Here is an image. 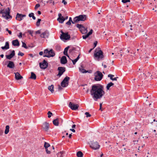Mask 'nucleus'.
I'll return each mask as SVG.
<instances>
[{"mask_svg": "<svg viewBox=\"0 0 157 157\" xmlns=\"http://www.w3.org/2000/svg\"><path fill=\"white\" fill-rule=\"evenodd\" d=\"M42 128L45 131H48L49 128V124L48 123L45 122L42 125Z\"/></svg>", "mask_w": 157, "mask_h": 157, "instance_id": "obj_16", "label": "nucleus"}, {"mask_svg": "<svg viewBox=\"0 0 157 157\" xmlns=\"http://www.w3.org/2000/svg\"><path fill=\"white\" fill-rule=\"evenodd\" d=\"M79 70L82 73H86L88 72L87 71L83 69L82 67H79Z\"/></svg>", "mask_w": 157, "mask_h": 157, "instance_id": "obj_34", "label": "nucleus"}, {"mask_svg": "<svg viewBox=\"0 0 157 157\" xmlns=\"http://www.w3.org/2000/svg\"><path fill=\"white\" fill-rule=\"evenodd\" d=\"M55 53L52 49L48 50V49H46L44 50L43 57L48 58L53 57L55 56Z\"/></svg>", "mask_w": 157, "mask_h": 157, "instance_id": "obj_3", "label": "nucleus"}, {"mask_svg": "<svg viewBox=\"0 0 157 157\" xmlns=\"http://www.w3.org/2000/svg\"><path fill=\"white\" fill-rule=\"evenodd\" d=\"M76 126V125L75 124H73L72 126V128H75Z\"/></svg>", "mask_w": 157, "mask_h": 157, "instance_id": "obj_64", "label": "nucleus"}, {"mask_svg": "<svg viewBox=\"0 0 157 157\" xmlns=\"http://www.w3.org/2000/svg\"><path fill=\"white\" fill-rule=\"evenodd\" d=\"M69 47V46H68L65 48L63 53L64 55L70 58L69 56L67 54V51Z\"/></svg>", "mask_w": 157, "mask_h": 157, "instance_id": "obj_25", "label": "nucleus"}, {"mask_svg": "<svg viewBox=\"0 0 157 157\" xmlns=\"http://www.w3.org/2000/svg\"><path fill=\"white\" fill-rule=\"evenodd\" d=\"M34 15V13H31L30 14H29V17H32Z\"/></svg>", "mask_w": 157, "mask_h": 157, "instance_id": "obj_47", "label": "nucleus"}, {"mask_svg": "<svg viewBox=\"0 0 157 157\" xmlns=\"http://www.w3.org/2000/svg\"><path fill=\"white\" fill-rule=\"evenodd\" d=\"M80 54L77 57V58L74 59V60H71V61H72V62H73V64L74 65H75L77 61L79 59L80 57L79 56Z\"/></svg>", "mask_w": 157, "mask_h": 157, "instance_id": "obj_28", "label": "nucleus"}, {"mask_svg": "<svg viewBox=\"0 0 157 157\" xmlns=\"http://www.w3.org/2000/svg\"><path fill=\"white\" fill-rule=\"evenodd\" d=\"M9 126L6 125V129L5 131V133L6 134H7L9 131Z\"/></svg>", "mask_w": 157, "mask_h": 157, "instance_id": "obj_29", "label": "nucleus"}, {"mask_svg": "<svg viewBox=\"0 0 157 157\" xmlns=\"http://www.w3.org/2000/svg\"><path fill=\"white\" fill-rule=\"evenodd\" d=\"M40 6V5L39 4H36L35 7V10L37 9L38 8H39Z\"/></svg>", "mask_w": 157, "mask_h": 157, "instance_id": "obj_43", "label": "nucleus"}, {"mask_svg": "<svg viewBox=\"0 0 157 157\" xmlns=\"http://www.w3.org/2000/svg\"><path fill=\"white\" fill-rule=\"evenodd\" d=\"M8 64L7 67L11 69H13L15 67V64L13 62L11 61H8L7 62Z\"/></svg>", "mask_w": 157, "mask_h": 157, "instance_id": "obj_17", "label": "nucleus"}, {"mask_svg": "<svg viewBox=\"0 0 157 157\" xmlns=\"http://www.w3.org/2000/svg\"><path fill=\"white\" fill-rule=\"evenodd\" d=\"M62 34L60 36V38L62 40H67L69 39L70 38V35L68 34V33H65L61 31Z\"/></svg>", "mask_w": 157, "mask_h": 157, "instance_id": "obj_10", "label": "nucleus"}, {"mask_svg": "<svg viewBox=\"0 0 157 157\" xmlns=\"http://www.w3.org/2000/svg\"><path fill=\"white\" fill-rule=\"evenodd\" d=\"M70 79V78L69 77L67 76L65 77L61 82V86L63 87L67 86L68 85Z\"/></svg>", "mask_w": 157, "mask_h": 157, "instance_id": "obj_7", "label": "nucleus"}, {"mask_svg": "<svg viewBox=\"0 0 157 157\" xmlns=\"http://www.w3.org/2000/svg\"><path fill=\"white\" fill-rule=\"evenodd\" d=\"M3 133V131L1 129H0V135H2Z\"/></svg>", "mask_w": 157, "mask_h": 157, "instance_id": "obj_53", "label": "nucleus"}, {"mask_svg": "<svg viewBox=\"0 0 157 157\" xmlns=\"http://www.w3.org/2000/svg\"><path fill=\"white\" fill-rule=\"evenodd\" d=\"M70 130L72 131L73 132H75V130L73 129H70Z\"/></svg>", "mask_w": 157, "mask_h": 157, "instance_id": "obj_59", "label": "nucleus"}, {"mask_svg": "<svg viewBox=\"0 0 157 157\" xmlns=\"http://www.w3.org/2000/svg\"><path fill=\"white\" fill-rule=\"evenodd\" d=\"M74 50V48H71L69 50V52H72V51H73Z\"/></svg>", "mask_w": 157, "mask_h": 157, "instance_id": "obj_56", "label": "nucleus"}, {"mask_svg": "<svg viewBox=\"0 0 157 157\" xmlns=\"http://www.w3.org/2000/svg\"><path fill=\"white\" fill-rule=\"evenodd\" d=\"M68 21H71V22L72 23V22H73V21H72V18L71 17H69V20Z\"/></svg>", "mask_w": 157, "mask_h": 157, "instance_id": "obj_55", "label": "nucleus"}, {"mask_svg": "<svg viewBox=\"0 0 157 157\" xmlns=\"http://www.w3.org/2000/svg\"><path fill=\"white\" fill-rule=\"evenodd\" d=\"M18 56H23L24 55V54L22 52H19L18 53Z\"/></svg>", "mask_w": 157, "mask_h": 157, "instance_id": "obj_45", "label": "nucleus"}, {"mask_svg": "<svg viewBox=\"0 0 157 157\" xmlns=\"http://www.w3.org/2000/svg\"><path fill=\"white\" fill-rule=\"evenodd\" d=\"M93 30L91 29L90 31L86 35L82 36V38L83 39H85L92 33Z\"/></svg>", "mask_w": 157, "mask_h": 157, "instance_id": "obj_22", "label": "nucleus"}, {"mask_svg": "<svg viewBox=\"0 0 157 157\" xmlns=\"http://www.w3.org/2000/svg\"><path fill=\"white\" fill-rule=\"evenodd\" d=\"M86 18V16L85 15H80L78 16H77L74 18L73 22H72V24H74L80 21H84Z\"/></svg>", "mask_w": 157, "mask_h": 157, "instance_id": "obj_5", "label": "nucleus"}, {"mask_svg": "<svg viewBox=\"0 0 157 157\" xmlns=\"http://www.w3.org/2000/svg\"><path fill=\"white\" fill-rule=\"evenodd\" d=\"M43 52H39V55H40V56H42V55H43Z\"/></svg>", "mask_w": 157, "mask_h": 157, "instance_id": "obj_58", "label": "nucleus"}, {"mask_svg": "<svg viewBox=\"0 0 157 157\" xmlns=\"http://www.w3.org/2000/svg\"><path fill=\"white\" fill-rule=\"evenodd\" d=\"M64 152L63 151H61L58 153L57 154V157H63Z\"/></svg>", "mask_w": 157, "mask_h": 157, "instance_id": "obj_33", "label": "nucleus"}, {"mask_svg": "<svg viewBox=\"0 0 157 157\" xmlns=\"http://www.w3.org/2000/svg\"><path fill=\"white\" fill-rule=\"evenodd\" d=\"M1 48L3 50H7L9 48V43L8 41H7L5 43V45L4 46L1 47Z\"/></svg>", "mask_w": 157, "mask_h": 157, "instance_id": "obj_21", "label": "nucleus"}, {"mask_svg": "<svg viewBox=\"0 0 157 157\" xmlns=\"http://www.w3.org/2000/svg\"><path fill=\"white\" fill-rule=\"evenodd\" d=\"M85 114L86 116V117H90L91 116V115L89 114V113L88 112H86L85 113Z\"/></svg>", "mask_w": 157, "mask_h": 157, "instance_id": "obj_40", "label": "nucleus"}, {"mask_svg": "<svg viewBox=\"0 0 157 157\" xmlns=\"http://www.w3.org/2000/svg\"><path fill=\"white\" fill-rule=\"evenodd\" d=\"M102 103H100V109L99 110H101L102 111V110H101V108L102 107Z\"/></svg>", "mask_w": 157, "mask_h": 157, "instance_id": "obj_52", "label": "nucleus"}, {"mask_svg": "<svg viewBox=\"0 0 157 157\" xmlns=\"http://www.w3.org/2000/svg\"><path fill=\"white\" fill-rule=\"evenodd\" d=\"M48 118H50L51 117L52 115V113L50 111H48Z\"/></svg>", "mask_w": 157, "mask_h": 157, "instance_id": "obj_39", "label": "nucleus"}, {"mask_svg": "<svg viewBox=\"0 0 157 157\" xmlns=\"http://www.w3.org/2000/svg\"><path fill=\"white\" fill-rule=\"evenodd\" d=\"M47 2H48L50 3H52L53 5H54V2L53 0H49Z\"/></svg>", "mask_w": 157, "mask_h": 157, "instance_id": "obj_41", "label": "nucleus"}, {"mask_svg": "<svg viewBox=\"0 0 157 157\" xmlns=\"http://www.w3.org/2000/svg\"><path fill=\"white\" fill-rule=\"evenodd\" d=\"M66 24L68 25H70L71 24V21H68L66 23Z\"/></svg>", "mask_w": 157, "mask_h": 157, "instance_id": "obj_50", "label": "nucleus"}, {"mask_svg": "<svg viewBox=\"0 0 157 157\" xmlns=\"http://www.w3.org/2000/svg\"><path fill=\"white\" fill-rule=\"evenodd\" d=\"M15 55V51L13 50L12 51L11 53L9 55H6V59L10 60Z\"/></svg>", "mask_w": 157, "mask_h": 157, "instance_id": "obj_18", "label": "nucleus"}, {"mask_svg": "<svg viewBox=\"0 0 157 157\" xmlns=\"http://www.w3.org/2000/svg\"><path fill=\"white\" fill-rule=\"evenodd\" d=\"M90 147L94 150L99 149L100 145L97 142L91 141L90 144Z\"/></svg>", "mask_w": 157, "mask_h": 157, "instance_id": "obj_8", "label": "nucleus"}, {"mask_svg": "<svg viewBox=\"0 0 157 157\" xmlns=\"http://www.w3.org/2000/svg\"><path fill=\"white\" fill-rule=\"evenodd\" d=\"M61 63L63 64H65L67 62L66 57L65 56H63L60 59Z\"/></svg>", "mask_w": 157, "mask_h": 157, "instance_id": "obj_20", "label": "nucleus"}, {"mask_svg": "<svg viewBox=\"0 0 157 157\" xmlns=\"http://www.w3.org/2000/svg\"><path fill=\"white\" fill-rule=\"evenodd\" d=\"M69 106L72 110H73L77 109L79 106L78 105L75 104L71 102L69 103Z\"/></svg>", "mask_w": 157, "mask_h": 157, "instance_id": "obj_13", "label": "nucleus"}, {"mask_svg": "<svg viewBox=\"0 0 157 157\" xmlns=\"http://www.w3.org/2000/svg\"><path fill=\"white\" fill-rule=\"evenodd\" d=\"M76 27L79 29L82 34H85L87 33V29L83 26L82 25L78 24L76 25Z\"/></svg>", "mask_w": 157, "mask_h": 157, "instance_id": "obj_9", "label": "nucleus"}, {"mask_svg": "<svg viewBox=\"0 0 157 157\" xmlns=\"http://www.w3.org/2000/svg\"><path fill=\"white\" fill-rule=\"evenodd\" d=\"M30 78L33 79H35L36 78V75L33 72H31Z\"/></svg>", "mask_w": 157, "mask_h": 157, "instance_id": "obj_32", "label": "nucleus"}, {"mask_svg": "<svg viewBox=\"0 0 157 157\" xmlns=\"http://www.w3.org/2000/svg\"><path fill=\"white\" fill-rule=\"evenodd\" d=\"M95 76L94 79L96 81H99L101 80L103 78V75L99 71H97L94 73Z\"/></svg>", "mask_w": 157, "mask_h": 157, "instance_id": "obj_6", "label": "nucleus"}, {"mask_svg": "<svg viewBox=\"0 0 157 157\" xmlns=\"http://www.w3.org/2000/svg\"><path fill=\"white\" fill-rule=\"evenodd\" d=\"M50 146V145L48 143L45 142L44 143V146L45 148V149L48 148Z\"/></svg>", "mask_w": 157, "mask_h": 157, "instance_id": "obj_36", "label": "nucleus"}, {"mask_svg": "<svg viewBox=\"0 0 157 157\" xmlns=\"http://www.w3.org/2000/svg\"><path fill=\"white\" fill-rule=\"evenodd\" d=\"M15 74V78L17 80H19L23 78V77L21 76L18 72L14 73Z\"/></svg>", "mask_w": 157, "mask_h": 157, "instance_id": "obj_19", "label": "nucleus"}, {"mask_svg": "<svg viewBox=\"0 0 157 157\" xmlns=\"http://www.w3.org/2000/svg\"><path fill=\"white\" fill-rule=\"evenodd\" d=\"M46 150V152L48 154H50L51 153V151H50L48 150V148L45 149Z\"/></svg>", "mask_w": 157, "mask_h": 157, "instance_id": "obj_44", "label": "nucleus"}, {"mask_svg": "<svg viewBox=\"0 0 157 157\" xmlns=\"http://www.w3.org/2000/svg\"><path fill=\"white\" fill-rule=\"evenodd\" d=\"M8 32L9 33L10 35H11V34H12V32H11V31H10V30H9V31H8Z\"/></svg>", "mask_w": 157, "mask_h": 157, "instance_id": "obj_60", "label": "nucleus"}, {"mask_svg": "<svg viewBox=\"0 0 157 157\" xmlns=\"http://www.w3.org/2000/svg\"><path fill=\"white\" fill-rule=\"evenodd\" d=\"M37 13H38L39 15H40L41 13V12L40 11H38Z\"/></svg>", "mask_w": 157, "mask_h": 157, "instance_id": "obj_62", "label": "nucleus"}, {"mask_svg": "<svg viewBox=\"0 0 157 157\" xmlns=\"http://www.w3.org/2000/svg\"><path fill=\"white\" fill-rule=\"evenodd\" d=\"M65 20V19L63 16L62 17H61L58 18L57 19V20L59 23H63Z\"/></svg>", "mask_w": 157, "mask_h": 157, "instance_id": "obj_27", "label": "nucleus"}, {"mask_svg": "<svg viewBox=\"0 0 157 157\" xmlns=\"http://www.w3.org/2000/svg\"><path fill=\"white\" fill-rule=\"evenodd\" d=\"M90 94L92 98L95 101L100 99L105 94L103 86L100 84H94L92 86Z\"/></svg>", "mask_w": 157, "mask_h": 157, "instance_id": "obj_1", "label": "nucleus"}, {"mask_svg": "<svg viewBox=\"0 0 157 157\" xmlns=\"http://www.w3.org/2000/svg\"><path fill=\"white\" fill-rule=\"evenodd\" d=\"M28 32L29 34L32 35L33 32H32L31 30H28Z\"/></svg>", "mask_w": 157, "mask_h": 157, "instance_id": "obj_54", "label": "nucleus"}, {"mask_svg": "<svg viewBox=\"0 0 157 157\" xmlns=\"http://www.w3.org/2000/svg\"><path fill=\"white\" fill-rule=\"evenodd\" d=\"M10 10L9 7L3 10H1L0 11V15L6 19H8L11 17L10 15Z\"/></svg>", "mask_w": 157, "mask_h": 157, "instance_id": "obj_2", "label": "nucleus"}, {"mask_svg": "<svg viewBox=\"0 0 157 157\" xmlns=\"http://www.w3.org/2000/svg\"><path fill=\"white\" fill-rule=\"evenodd\" d=\"M22 33H19V35L18 36V37L19 38H21L22 37Z\"/></svg>", "mask_w": 157, "mask_h": 157, "instance_id": "obj_49", "label": "nucleus"}, {"mask_svg": "<svg viewBox=\"0 0 157 157\" xmlns=\"http://www.w3.org/2000/svg\"><path fill=\"white\" fill-rule=\"evenodd\" d=\"M54 86L53 85H51V86L48 87V89L52 93L53 92Z\"/></svg>", "mask_w": 157, "mask_h": 157, "instance_id": "obj_31", "label": "nucleus"}, {"mask_svg": "<svg viewBox=\"0 0 157 157\" xmlns=\"http://www.w3.org/2000/svg\"><path fill=\"white\" fill-rule=\"evenodd\" d=\"M114 85V84L112 82H110L106 86V89L107 90H109V88L110 87Z\"/></svg>", "mask_w": 157, "mask_h": 157, "instance_id": "obj_30", "label": "nucleus"}, {"mask_svg": "<svg viewBox=\"0 0 157 157\" xmlns=\"http://www.w3.org/2000/svg\"><path fill=\"white\" fill-rule=\"evenodd\" d=\"M32 17V18L33 19V20H35L36 19V17L33 15V17Z\"/></svg>", "mask_w": 157, "mask_h": 157, "instance_id": "obj_63", "label": "nucleus"}, {"mask_svg": "<svg viewBox=\"0 0 157 157\" xmlns=\"http://www.w3.org/2000/svg\"><path fill=\"white\" fill-rule=\"evenodd\" d=\"M155 9H154V8H153V9H152V10H155V11H156V10H157V9H156V7H155Z\"/></svg>", "mask_w": 157, "mask_h": 157, "instance_id": "obj_61", "label": "nucleus"}, {"mask_svg": "<svg viewBox=\"0 0 157 157\" xmlns=\"http://www.w3.org/2000/svg\"><path fill=\"white\" fill-rule=\"evenodd\" d=\"M59 120L58 118H56L53 121V124L55 126H58L59 124Z\"/></svg>", "mask_w": 157, "mask_h": 157, "instance_id": "obj_24", "label": "nucleus"}, {"mask_svg": "<svg viewBox=\"0 0 157 157\" xmlns=\"http://www.w3.org/2000/svg\"><path fill=\"white\" fill-rule=\"evenodd\" d=\"M49 35V33L48 31L46 30L41 33L40 36L41 38H46L48 37Z\"/></svg>", "mask_w": 157, "mask_h": 157, "instance_id": "obj_15", "label": "nucleus"}, {"mask_svg": "<svg viewBox=\"0 0 157 157\" xmlns=\"http://www.w3.org/2000/svg\"><path fill=\"white\" fill-rule=\"evenodd\" d=\"M39 65L41 68L45 69L47 67L48 63L45 60H44L42 62L40 63Z\"/></svg>", "mask_w": 157, "mask_h": 157, "instance_id": "obj_11", "label": "nucleus"}, {"mask_svg": "<svg viewBox=\"0 0 157 157\" xmlns=\"http://www.w3.org/2000/svg\"><path fill=\"white\" fill-rule=\"evenodd\" d=\"M41 21V19H38L36 23V25L37 26H39L40 25V22Z\"/></svg>", "mask_w": 157, "mask_h": 157, "instance_id": "obj_38", "label": "nucleus"}, {"mask_svg": "<svg viewBox=\"0 0 157 157\" xmlns=\"http://www.w3.org/2000/svg\"><path fill=\"white\" fill-rule=\"evenodd\" d=\"M97 41H95L94 42V47L93 48L96 47V46H97Z\"/></svg>", "mask_w": 157, "mask_h": 157, "instance_id": "obj_48", "label": "nucleus"}, {"mask_svg": "<svg viewBox=\"0 0 157 157\" xmlns=\"http://www.w3.org/2000/svg\"><path fill=\"white\" fill-rule=\"evenodd\" d=\"M114 76V75L111 74H109L108 75V77H109L110 79L112 80H115L116 81L117 80V78H118V77H115L114 78H113Z\"/></svg>", "mask_w": 157, "mask_h": 157, "instance_id": "obj_26", "label": "nucleus"}, {"mask_svg": "<svg viewBox=\"0 0 157 157\" xmlns=\"http://www.w3.org/2000/svg\"><path fill=\"white\" fill-rule=\"evenodd\" d=\"M94 57L95 59L98 61L101 59L103 58V55L102 51L100 50L97 51L96 50L94 53Z\"/></svg>", "mask_w": 157, "mask_h": 157, "instance_id": "obj_4", "label": "nucleus"}, {"mask_svg": "<svg viewBox=\"0 0 157 157\" xmlns=\"http://www.w3.org/2000/svg\"><path fill=\"white\" fill-rule=\"evenodd\" d=\"M22 47L24 48L25 49H27L28 48V47L27 46L26 44L24 42H22Z\"/></svg>", "mask_w": 157, "mask_h": 157, "instance_id": "obj_37", "label": "nucleus"}, {"mask_svg": "<svg viewBox=\"0 0 157 157\" xmlns=\"http://www.w3.org/2000/svg\"><path fill=\"white\" fill-rule=\"evenodd\" d=\"M36 34H41L40 30H38L36 32Z\"/></svg>", "mask_w": 157, "mask_h": 157, "instance_id": "obj_46", "label": "nucleus"}, {"mask_svg": "<svg viewBox=\"0 0 157 157\" xmlns=\"http://www.w3.org/2000/svg\"><path fill=\"white\" fill-rule=\"evenodd\" d=\"M58 70L59 71V73L57 75L60 77L65 71V68L64 67H58Z\"/></svg>", "mask_w": 157, "mask_h": 157, "instance_id": "obj_12", "label": "nucleus"}, {"mask_svg": "<svg viewBox=\"0 0 157 157\" xmlns=\"http://www.w3.org/2000/svg\"><path fill=\"white\" fill-rule=\"evenodd\" d=\"M58 16H59L58 18L61 17H62V16L61 14L60 13H59L58 14Z\"/></svg>", "mask_w": 157, "mask_h": 157, "instance_id": "obj_57", "label": "nucleus"}, {"mask_svg": "<svg viewBox=\"0 0 157 157\" xmlns=\"http://www.w3.org/2000/svg\"><path fill=\"white\" fill-rule=\"evenodd\" d=\"M130 2V0H122V2L123 3H126L127 2Z\"/></svg>", "mask_w": 157, "mask_h": 157, "instance_id": "obj_42", "label": "nucleus"}, {"mask_svg": "<svg viewBox=\"0 0 157 157\" xmlns=\"http://www.w3.org/2000/svg\"><path fill=\"white\" fill-rule=\"evenodd\" d=\"M83 155L81 151H78L77 153V155L78 157H82Z\"/></svg>", "mask_w": 157, "mask_h": 157, "instance_id": "obj_35", "label": "nucleus"}, {"mask_svg": "<svg viewBox=\"0 0 157 157\" xmlns=\"http://www.w3.org/2000/svg\"><path fill=\"white\" fill-rule=\"evenodd\" d=\"M62 3H63L65 5H66L67 3V2L65 0H62Z\"/></svg>", "mask_w": 157, "mask_h": 157, "instance_id": "obj_51", "label": "nucleus"}, {"mask_svg": "<svg viewBox=\"0 0 157 157\" xmlns=\"http://www.w3.org/2000/svg\"><path fill=\"white\" fill-rule=\"evenodd\" d=\"M26 15L25 14H22L17 13V14L16 19L19 21H21L23 19L24 17Z\"/></svg>", "mask_w": 157, "mask_h": 157, "instance_id": "obj_14", "label": "nucleus"}, {"mask_svg": "<svg viewBox=\"0 0 157 157\" xmlns=\"http://www.w3.org/2000/svg\"><path fill=\"white\" fill-rule=\"evenodd\" d=\"M12 44L14 46H19V43L17 39L13 40L12 42Z\"/></svg>", "mask_w": 157, "mask_h": 157, "instance_id": "obj_23", "label": "nucleus"}]
</instances>
